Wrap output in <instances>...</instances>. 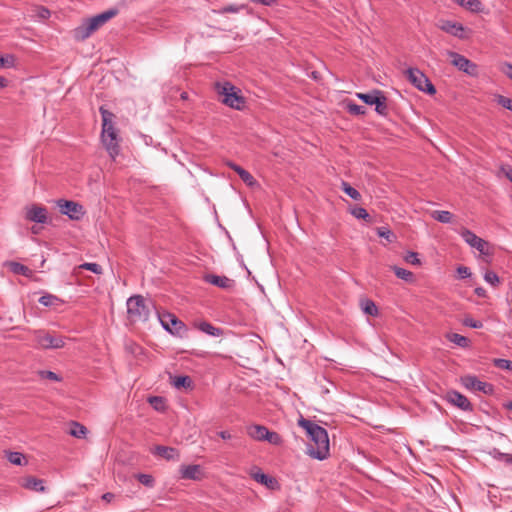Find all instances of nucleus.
<instances>
[{
    "mask_svg": "<svg viewBox=\"0 0 512 512\" xmlns=\"http://www.w3.org/2000/svg\"><path fill=\"white\" fill-rule=\"evenodd\" d=\"M298 425L306 431L310 439L308 454L314 459H326L329 456V437L326 429L303 417L299 419Z\"/></svg>",
    "mask_w": 512,
    "mask_h": 512,
    "instance_id": "nucleus-1",
    "label": "nucleus"
},
{
    "mask_svg": "<svg viewBox=\"0 0 512 512\" xmlns=\"http://www.w3.org/2000/svg\"><path fill=\"white\" fill-rule=\"evenodd\" d=\"M102 117V130H101V143L109 154L112 160L120 154L119 130L116 127V116L111 111L107 110L104 106L99 108Z\"/></svg>",
    "mask_w": 512,
    "mask_h": 512,
    "instance_id": "nucleus-2",
    "label": "nucleus"
},
{
    "mask_svg": "<svg viewBox=\"0 0 512 512\" xmlns=\"http://www.w3.org/2000/svg\"><path fill=\"white\" fill-rule=\"evenodd\" d=\"M117 13V9H109L91 18L84 19L79 26L73 29L74 39L79 42L86 40L100 27L116 16Z\"/></svg>",
    "mask_w": 512,
    "mask_h": 512,
    "instance_id": "nucleus-3",
    "label": "nucleus"
},
{
    "mask_svg": "<svg viewBox=\"0 0 512 512\" xmlns=\"http://www.w3.org/2000/svg\"><path fill=\"white\" fill-rule=\"evenodd\" d=\"M127 318L130 323L145 322L150 315V305H148L141 295H134L128 298Z\"/></svg>",
    "mask_w": 512,
    "mask_h": 512,
    "instance_id": "nucleus-4",
    "label": "nucleus"
},
{
    "mask_svg": "<svg viewBox=\"0 0 512 512\" xmlns=\"http://www.w3.org/2000/svg\"><path fill=\"white\" fill-rule=\"evenodd\" d=\"M217 91L223 97L222 102L230 108L242 110L245 106V98L241 91L230 82L217 83Z\"/></svg>",
    "mask_w": 512,
    "mask_h": 512,
    "instance_id": "nucleus-5",
    "label": "nucleus"
},
{
    "mask_svg": "<svg viewBox=\"0 0 512 512\" xmlns=\"http://www.w3.org/2000/svg\"><path fill=\"white\" fill-rule=\"evenodd\" d=\"M158 318L162 327L170 334L180 338L187 335L188 329L186 325L176 315L164 312L159 313Z\"/></svg>",
    "mask_w": 512,
    "mask_h": 512,
    "instance_id": "nucleus-6",
    "label": "nucleus"
},
{
    "mask_svg": "<svg viewBox=\"0 0 512 512\" xmlns=\"http://www.w3.org/2000/svg\"><path fill=\"white\" fill-rule=\"evenodd\" d=\"M407 80L418 90L434 95L436 89L428 77L418 68H408L405 72Z\"/></svg>",
    "mask_w": 512,
    "mask_h": 512,
    "instance_id": "nucleus-7",
    "label": "nucleus"
},
{
    "mask_svg": "<svg viewBox=\"0 0 512 512\" xmlns=\"http://www.w3.org/2000/svg\"><path fill=\"white\" fill-rule=\"evenodd\" d=\"M247 434L254 440L267 441L273 445H281L283 442L282 437L277 432L269 431L263 425L253 424L247 426Z\"/></svg>",
    "mask_w": 512,
    "mask_h": 512,
    "instance_id": "nucleus-8",
    "label": "nucleus"
},
{
    "mask_svg": "<svg viewBox=\"0 0 512 512\" xmlns=\"http://www.w3.org/2000/svg\"><path fill=\"white\" fill-rule=\"evenodd\" d=\"M36 344L43 349H59L65 346V338L45 330L34 331Z\"/></svg>",
    "mask_w": 512,
    "mask_h": 512,
    "instance_id": "nucleus-9",
    "label": "nucleus"
},
{
    "mask_svg": "<svg viewBox=\"0 0 512 512\" xmlns=\"http://www.w3.org/2000/svg\"><path fill=\"white\" fill-rule=\"evenodd\" d=\"M460 235L469 246L478 250L483 256H492L493 252L490 249L489 243L478 237L474 232L469 229H463L460 232Z\"/></svg>",
    "mask_w": 512,
    "mask_h": 512,
    "instance_id": "nucleus-10",
    "label": "nucleus"
},
{
    "mask_svg": "<svg viewBox=\"0 0 512 512\" xmlns=\"http://www.w3.org/2000/svg\"><path fill=\"white\" fill-rule=\"evenodd\" d=\"M447 54L451 58L452 65L457 67L460 71L470 76L477 75L478 67L474 62L457 52L448 51Z\"/></svg>",
    "mask_w": 512,
    "mask_h": 512,
    "instance_id": "nucleus-11",
    "label": "nucleus"
},
{
    "mask_svg": "<svg viewBox=\"0 0 512 512\" xmlns=\"http://www.w3.org/2000/svg\"><path fill=\"white\" fill-rule=\"evenodd\" d=\"M461 383L466 389L479 391L486 395H491L494 392V386L491 383L480 381L474 375L461 377Z\"/></svg>",
    "mask_w": 512,
    "mask_h": 512,
    "instance_id": "nucleus-12",
    "label": "nucleus"
},
{
    "mask_svg": "<svg viewBox=\"0 0 512 512\" xmlns=\"http://www.w3.org/2000/svg\"><path fill=\"white\" fill-rule=\"evenodd\" d=\"M443 399L451 405L467 412L473 411V405L469 399L456 390H449L444 395Z\"/></svg>",
    "mask_w": 512,
    "mask_h": 512,
    "instance_id": "nucleus-13",
    "label": "nucleus"
},
{
    "mask_svg": "<svg viewBox=\"0 0 512 512\" xmlns=\"http://www.w3.org/2000/svg\"><path fill=\"white\" fill-rule=\"evenodd\" d=\"M439 29L442 31L457 37L459 39H467L468 35L467 32L469 31L467 28H465L461 23L454 22L451 20H440L438 23Z\"/></svg>",
    "mask_w": 512,
    "mask_h": 512,
    "instance_id": "nucleus-14",
    "label": "nucleus"
},
{
    "mask_svg": "<svg viewBox=\"0 0 512 512\" xmlns=\"http://www.w3.org/2000/svg\"><path fill=\"white\" fill-rule=\"evenodd\" d=\"M58 207L60 212L64 215H67L72 220H79L84 215L83 206L69 200H59Z\"/></svg>",
    "mask_w": 512,
    "mask_h": 512,
    "instance_id": "nucleus-15",
    "label": "nucleus"
},
{
    "mask_svg": "<svg viewBox=\"0 0 512 512\" xmlns=\"http://www.w3.org/2000/svg\"><path fill=\"white\" fill-rule=\"evenodd\" d=\"M180 478L199 481L203 478V471L200 465H182L179 469Z\"/></svg>",
    "mask_w": 512,
    "mask_h": 512,
    "instance_id": "nucleus-16",
    "label": "nucleus"
},
{
    "mask_svg": "<svg viewBox=\"0 0 512 512\" xmlns=\"http://www.w3.org/2000/svg\"><path fill=\"white\" fill-rule=\"evenodd\" d=\"M25 217L31 222L44 224L47 222V209L42 206L33 205L27 209Z\"/></svg>",
    "mask_w": 512,
    "mask_h": 512,
    "instance_id": "nucleus-17",
    "label": "nucleus"
},
{
    "mask_svg": "<svg viewBox=\"0 0 512 512\" xmlns=\"http://www.w3.org/2000/svg\"><path fill=\"white\" fill-rule=\"evenodd\" d=\"M204 280L209 284H212L223 289H230L234 284V281L232 279L226 276H219L215 274L205 275Z\"/></svg>",
    "mask_w": 512,
    "mask_h": 512,
    "instance_id": "nucleus-18",
    "label": "nucleus"
},
{
    "mask_svg": "<svg viewBox=\"0 0 512 512\" xmlns=\"http://www.w3.org/2000/svg\"><path fill=\"white\" fill-rule=\"evenodd\" d=\"M153 454L158 455L166 460H179L180 454L176 448L157 445L154 447Z\"/></svg>",
    "mask_w": 512,
    "mask_h": 512,
    "instance_id": "nucleus-19",
    "label": "nucleus"
},
{
    "mask_svg": "<svg viewBox=\"0 0 512 512\" xmlns=\"http://www.w3.org/2000/svg\"><path fill=\"white\" fill-rule=\"evenodd\" d=\"M22 486L28 490L36 492H44L45 486L42 479H38L33 476H28L22 479Z\"/></svg>",
    "mask_w": 512,
    "mask_h": 512,
    "instance_id": "nucleus-20",
    "label": "nucleus"
},
{
    "mask_svg": "<svg viewBox=\"0 0 512 512\" xmlns=\"http://www.w3.org/2000/svg\"><path fill=\"white\" fill-rule=\"evenodd\" d=\"M457 3L459 6L474 12L479 13L483 10V5L480 0H452Z\"/></svg>",
    "mask_w": 512,
    "mask_h": 512,
    "instance_id": "nucleus-21",
    "label": "nucleus"
},
{
    "mask_svg": "<svg viewBox=\"0 0 512 512\" xmlns=\"http://www.w3.org/2000/svg\"><path fill=\"white\" fill-rule=\"evenodd\" d=\"M172 385L176 388V389H192L193 388V381L192 379L187 376V375H184V376H176L173 378L172 380Z\"/></svg>",
    "mask_w": 512,
    "mask_h": 512,
    "instance_id": "nucleus-22",
    "label": "nucleus"
},
{
    "mask_svg": "<svg viewBox=\"0 0 512 512\" xmlns=\"http://www.w3.org/2000/svg\"><path fill=\"white\" fill-rule=\"evenodd\" d=\"M39 303L45 307H55L62 305L64 301L56 295L46 293L39 298Z\"/></svg>",
    "mask_w": 512,
    "mask_h": 512,
    "instance_id": "nucleus-23",
    "label": "nucleus"
},
{
    "mask_svg": "<svg viewBox=\"0 0 512 512\" xmlns=\"http://www.w3.org/2000/svg\"><path fill=\"white\" fill-rule=\"evenodd\" d=\"M197 328L200 331H202L208 335L215 336V337L221 336L223 333L222 329L217 328V327L213 326L211 323L206 322V321H203V322H200L199 324H197Z\"/></svg>",
    "mask_w": 512,
    "mask_h": 512,
    "instance_id": "nucleus-24",
    "label": "nucleus"
},
{
    "mask_svg": "<svg viewBox=\"0 0 512 512\" xmlns=\"http://www.w3.org/2000/svg\"><path fill=\"white\" fill-rule=\"evenodd\" d=\"M253 478H254L257 482H259V483H261V484H263V485L267 486L268 488H272V489H273V488H274V486L277 484V481H276V479H275V478L270 477V476H268V475L264 474V473H263V472H261V471H258V472H256V473H254V474H253Z\"/></svg>",
    "mask_w": 512,
    "mask_h": 512,
    "instance_id": "nucleus-25",
    "label": "nucleus"
},
{
    "mask_svg": "<svg viewBox=\"0 0 512 512\" xmlns=\"http://www.w3.org/2000/svg\"><path fill=\"white\" fill-rule=\"evenodd\" d=\"M446 338L450 342H452L462 348H467L470 345V340L467 337L462 336L458 333H448L446 335Z\"/></svg>",
    "mask_w": 512,
    "mask_h": 512,
    "instance_id": "nucleus-26",
    "label": "nucleus"
},
{
    "mask_svg": "<svg viewBox=\"0 0 512 512\" xmlns=\"http://www.w3.org/2000/svg\"><path fill=\"white\" fill-rule=\"evenodd\" d=\"M8 267L13 273L18 274V275H23V276L29 277L32 274L31 269H29L27 266H25L19 262H14V261L9 262Z\"/></svg>",
    "mask_w": 512,
    "mask_h": 512,
    "instance_id": "nucleus-27",
    "label": "nucleus"
},
{
    "mask_svg": "<svg viewBox=\"0 0 512 512\" xmlns=\"http://www.w3.org/2000/svg\"><path fill=\"white\" fill-rule=\"evenodd\" d=\"M373 105H375V111L379 115L386 116L388 114L387 98L383 92H381Z\"/></svg>",
    "mask_w": 512,
    "mask_h": 512,
    "instance_id": "nucleus-28",
    "label": "nucleus"
},
{
    "mask_svg": "<svg viewBox=\"0 0 512 512\" xmlns=\"http://www.w3.org/2000/svg\"><path fill=\"white\" fill-rule=\"evenodd\" d=\"M361 308L363 312L367 315L376 317L379 314L378 308L374 301L370 299H364L361 301Z\"/></svg>",
    "mask_w": 512,
    "mask_h": 512,
    "instance_id": "nucleus-29",
    "label": "nucleus"
},
{
    "mask_svg": "<svg viewBox=\"0 0 512 512\" xmlns=\"http://www.w3.org/2000/svg\"><path fill=\"white\" fill-rule=\"evenodd\" d=\"M381 92L382 91L375 89L369 93H357V97L365 104L373 105Z\"/></svg>",
    "mask_w": 512,
    "mask_h": 512,
    "instance_id": "nucleus-30",
    "label": "nucleus"
},
{
    "mask_svg": "<svg viewBox=\"0 0 512 512\" xmlns=\"http://www.w3.org/2000/svg\"><path fill=\"white\" fill-rule=\"evenodd\" d=\"M87 434V428L75 421L71 422L70 435L76 438H83Z\"/></svg>",
    "mask_w": 512,
    "mask_h": 512,
    "instance_id": "nucleus-31",
    "label": "nucleus"
},
{
    "mask_svg": "<svg viewBox=\"0 0 512 512\" xmlns=\"http://www.w3.org/2000/svg\"><path fill=\"white\" fill-rule=\"evenodd\" d=\"M432 218L441 223H450L453 219V214L449 211H433L431 214Z\"/></svg>",
    "mask_w": 512,
    "mask_h": 512,
    "instance_id": "nucleus-32",
    "label": "nucleus"
},
{
    "mask_svg": "<svg viewBox=\"0 0 512 512\" xmlns=\"http://www.w3.org/2000/svg\"><path fill=\"white\" fill-rule=\"evenodd\" d=\"M341 189L353 200H361V194L359 193V191L352 187L348 182L342 181Z\"/></svg>",
    "mask_w": 512,
    "mask_h": 512,
    "instance_id": "nucleus-33",
    "label": "nucleus"
},
{
    "mask_svg": "<svg viewBox=\"0 0 512 512\" xmlns=\"http://www.w3.org/2000/svg\"><path fill=\"white\" fill-rule=\"evenodd\" d=\"M350 213L357 219H361L369 223L371 222V216L363 207L355 206L351 208Z\"/></svg>",
    "mask_w": 512,
    "mask_h": 512,
    "instance_id": "nucleus-34",
    "label": "nucleus"
},
{
    "mask_svg": "<svg viewBox=\"0 0 512 512\" xmlns=\"http://www.w3.org/2000/svg\"><path fill=\"white\" fill-rule=\"evenodd\" d=\"M392 270L394 271L395 275L402 280H405L407 282H411L413 280L414 275L409 270H406L398 266H393Z\"/></svg>",
    "mask_w": 512,
    "mask_h": 512,
    "instance_id": "nucleus-35",
    "label": "nucleus"
},
{
    "mask_svg": "<svg viewBox=\"0 0 512 512\" xmlns=\"http://www.w3.org/2000/svg\"><path fill=\"white\" fill-rule=\"evenodd\" d=\"M148 402L156 411H164L166 408L165 400L161 396H151Z\"/></svg>",
    "mask_w": 512,
    "mask_h": 512,
    "instance_id": "nucleus-36",
    "label": "nucleus"
},
{
    "mask_svg": "<svg viewBox=\"0 0 512 512\" xmlns=\"http://www.w3.org/2000/svg\"><path fill=\"white\" fill-rule=\"evenodd\" d=\"M493 364L495 367L503 370L512 371V361L503 358H495L493 360Z\"/></svg>",
    "mask_w": 512,
    "mask_h": 512,
    "instance_id": "nucleus-37",
    "label": "nucleus"
},
{
    "mask_svg": "<svg viewBox=\"0 0 512 512\" xmlns=\"http://www.w3.org/2000/svg\"><path fill=\"white\" fill-rule=\"evenodd\" d=\"M347 111L352 115H363L366 112V109L364 106L358 105L353 102L347 103Z\"/></svg>",
    "mask_w": 512,
    "mask_h": 512,
    "instance_id": "nucleus-38",
    "label": "nucleus"
},
{
    "mask_svg": "<svg viewBox=\"0 0 512 512\" xmlns=\"http://www.w3.org/2000/svg\"><path fill=\"white\" fill-rule=\"evenodd\" d=\"M239 177L246 185L250 187H253L257 183L255 178L251 175V173L245 169L239 172Z\"/></svg>",
    "mask_w": 512,
    "mask_h": 512,
    "instance_id": "nucleus-39",
    "label": "nucleus"
},
{
    "mask_svg": "<svg viewBox=\"0 0 512 512\" xmlns=\"http://www.w3.org/2000/svg\"><path fill=\"white\" fill-rule=\"evenodd\" d=\"M462 324L464 326L474 328V329H479V328L483 327V323L481 321L475 320L471 316H465L462 320Z\"/></svg>",
    "mask_w": 512,
    "mask_h": 512,
    "instance_id": "nucleus-40",
    "label": "nucleus"
},
{
    "mask_svg": "<svg viewBox=\"0 0 512 512\" xmlns=\"http://www.w3.org/2000/svg\"><path fill=\"white\" fill-rule=\"evenodd\" d=\"M484 280L492 286H498L500 283V279L498 275L493 271H486L484 274Z\"/></svg>",
    "mask_w": 512,
    "mask_h": 512,
    "instance_id": "nucleus-41",
    "label": "nucleus"
},
{
    "mask_svg": "<svg viewBox=\"0 0 512 512\" xmlns=\"http://www.w3.org/2000/svg\"><path fill=\"white\" fill-rule=\"evenodd\" d=\"M137 480L143 484L146 487H153L154 486V478L149 474H137L136 475Z\"/></svg>",
    "mask_w": 512,
    "mask_h": 512,
    "instance_id": "nucleus-42",
    "label": "nucleus"
},
{
    "mask_svg": "<svg viewBox=\"0 0 512 512\" xmlns=\"http://www.w3.org/2000/svg\"><path fill=\"white\" fill-rule=\"evenodd\" d=\"M377 234L379 237L388 240V242H393L395 239V235L393 234V232L386 227L377 228Z\"/></svg>",
    "mask_w": 512,
    "mask_h": 512,
    "instance_id": "nucleus-43",
    "label": "nucleus"
},
{
    "mask_svg": "<svg viewBox=\"0 0 512 512\" xmlns=\"http://www.w3.org/2000/svg\"><path fill=\"white\" fill-rule=\"evenodd\" d=\"M15 66V57L13 55L0 56V68H11Z\"/></svg>",
    "mask_w": 512,
    "mask_h": 512,
    "instance_id": "nucleus-44",
    "label": "nucleus"
},
{
    "mask_svg": "<svg viewBox=\"0 0 512 512\" xmlns=\"http://www.w3.org/2000/svg\"><path fill=\"white\" fill-rule=\"evenodd\" d=\"M24 459V455L20 452H9L8 454L9 462L14 465H22Z\"/></svg>",
    "mask_w": 512,
    "mask_h": 512,
    "instance_id": "nucleus-45",
    "label": "nucleus"
},
{
    "mask_svg": "<svg viewBox=\"0 0 512 512\" xmlns=\"http://www.w3.org/2000/svg\"><path fill=\"white\" fill-rule=\"evenodd\" d=\"M496 101L499 105L512 112V98L496 95Z\"/></svg>",
    "mask_w": 512,
    "mask_h": 512,
    "instance_id": "nucleus-46",
    "label": "nucleus"
},
{
    "mask_svg": "<svg viewBox=\"0 0 512 512\" xmlns=\"http://www.w3.org/2000/svg\"><path fill=\"white\" fill-rule=\"evenodd\" d=\"M80 268L89 270L95 274L102 273V267L97 263H84V264L80 265Z\"/></svg>",
    "mask_w": 512,
    "mask_h": 512,
    "instance_id": "nucleus-47",
    "label": "nucleus"
},
{
    "mask_svg": "<svg viewBox=\"0 0 512 512\" xmlns=\"http://www.w3.org/2000/svg\"><path fill=\"white\" fill-rule=\"evenodd\" d=\"M241 8H244V5L242 6H235V5H228L220 10L216 11L219 14H225V13H237L240 11Z\"/></svg>",
    "mask_w": 512,
    "mask_h": 512,
    "instance_id": "nucleus-48",
    "label": "nucleus"
},
{
    "mask_svg": "<svg viewBox=\"0 0 512 512\" xmlns=\"http://www.w3.org/2000/svg\"><path fill=\"white\" fill-rule=\"evenodd\" d=\"M405 261H407L408 263L413 264V265L420 264L418 254L415 252H408L407 255L405 256Z\"/></svg>",
    "mask_w": 512,
    "mask_h": 512,
    "instance_id": "nucleus-49",
    "label": "nucleus"
},
{
    "mask_svg": "<svg viewBox=\"0 0 512 512\" xmlns=\"http://www.w3.org/2000/svg\"><path fill=\"white\" fill-rule=\"evenodd\" d=\"M40 374L43 378H46V379H49L52 381H60L61 380V378L55 372H52V371H41Z\"/></svg>",
    "mask_w": 512,
    "mask_h": 512,
    "instance_id": "nucleus-50",
    "label": "nucleus"
},
{
    "mask_svg": "<svg viewBox=\"0 0 512 512\" xmlns=\"http://www.w3.org/2000/svg\"><path fill=\"white\" fill-rule=\"evenodd\" d=\"M501 71L509 78L512 80V64L510 63H503L501 65Z\"/></svg>",
    "mask_w": 512,
    "mask_h": 512,
    "instance_id": "nucleus-51",
    "label": "nucleus"
},
{
    "mask_svg": "<svg viewBox=\"0 0 512 512\" xmlns=\"http://www.w3.org/2000/svg\"><path fill=\"white\" fill-rule=\"evenodd\" d=\"M457 272L461 279L467 278L471 275L470 269L466 266H459L457 268Z\"/></svg>",
    "mask_w": 512,
    "mask_h": 512,
    "instance_id": "nucleus-52",
    "label": "nucleus"
},
{
    "mask_svg": "<svg viewBox=\"0 0 512 512\" xmlns=\"http://www.w3.org/2000/svg\"><path fill=\"white\" fill-rule=\"evenodd\" d=\"M501 171L505 174L507 179H509L512 182V167L509 165L502 166Z\"/></svg>",
    "mask_w": 512,
    "mask_h": 512,
    "instance_id": "nucleus-53",
    "label": "nucleus"
},
{
    "mask_svg": "<svg viewBox=\"0 0 512 512\" xmlns=\"http://www.w3.org/2000/svg\"><path fill=\"white\" fill-rule=\"evenodd\" d=\"M250 2H253V3H259V4H262L264 6H273L277 3V0H249Z\"/></svg>",
    "mask_w": 512,
    "mask_h": 512,
    "instance_id": "nucleus-54",
    "label": "nucleus"
},
{
    "mask_svg": "<svg viewBox=\"0 0 512 512\" xmlns=\"http://www.w3.org/2000/svg\"><path fill=\"white\" fill-rule=\"evenodd\" d=\"M500 461L507 465H512V454L504 453V455H501Z\"/></svg>",
    "mask_w": 512,
    "mask_h": 512,
    "instance_id": "nucleus-55",
    "label": "nucleus"
},
{
    "mask_svg": "<svg viewBox=\"0 0 512 512\" xmlns=\"http://www.w3.org/2000/svg\"><path fill=\"white\" fill-rule=\"evenodd\" d=\"M39 16L43 19H46L50 16V11L45 7H40Z\"/></svg>",
    "mask_w": 512,
    "mask_h": 512,
    "instance_id": "nucleus-56",
    "label": "nucleus"
},
{
    "mask_svg": "<svg viewBox=\"0 0 512 512\" xmlns=\"http://www.w3.org/2000/svg\"><path fill=\"white\" fill-rule=\"evenodd\" d=\"M490 455L496 459V460H499L501 459V455H504L503 452H500L497 448H494L492 451H490Z\"/></svg>",
    "mask_w": 512,
    "mask_h": 512,
    "instance_id": "nucleus-57",
    "label": "nucleus"
},
{
    "mask_svg": "<svg viewBox=\"0 0 512 512\" xmlns=\"http://www.w3.org/2000/svg\"><path fill=\"white\" fill-rule=\"evenodd\" d=\"M475 294L479 297H486V290L483 287H477L475 288Z\"/></svg>",
    "mask_w": 512,
    "mask_h": 512,
    "instance_id": "nucleus-58",
    "label": "nucleus"
},
{
    "mask_svg": "<svg viewBox=\"0 0 512 512\" xmlns=\"http://www.w3.org/2000/svg\"><path fill=\"white\" fill-rule=\"evenodd\" d=\"M102 499L106 502H111L114 499V494L111 492L104 493Z\"/></svg>",
    "mask_w": 512,
    "mask_h": 512,
    "instance_id": "nucleus-59",
    "label": "nucleus"
},
{
    "mask_svg": "<svg viewBox=\"0 0 512 512\" xmlns=\"http://www.w3.org/2000/svg\"><path fill=\"white\" fill-rule=\"evenodd\" d=\"M218 435L223 439V440H229L232 438L231 434L228 432V431H220L218 432Z\"/></svg>",
    "mask_w": 512,
    "mask_h": 512,
    "instance_id": "nucleus-60",
    "label": "nucleus"
},
{
    "mask_svg": "<svg viewBox=\"0 0 512 512\" xmlns=\"http://www.w3.org/2000/svg\"><path fill=\"white\" fill-rule=\"evenodd\" d=\"M229 166L239 175V172L240 171H243L244 168L240 167L239 165L237 164H234V163H230Z\"/></svg>",
    "mask_w": 512,
    "mask_h": 512,
    "instance_id": "nucleus-61",
    "label": "nucleus"
},
{
    "mask_svg": "<svg viewBox=\"0 0 512 512\" xmlns=\"http://www.w3.org/2000/svg\"><path fill=\"white\" fill-rule=\"evenodd\" d=\"M8 85V80L3 77V76H0V88H4Z\"/></svg>",
    "mask_w": 512,
    "mask_h": 512,
    "instance_id": "nucleus-62",
    "label": "nucleus"
},
{
    "mask_svg": "<svg viewBox=\"0 0 512 512\" xmlns=\"http://www.w3.org/2000/svg\"><path fill=\"white\" fill-rule=\"evenodd\" d=\"M127 348H129L132 352H135L134 348H138V346L134 343H131L130 345H127Z\"/></svg>",
    "mask_w": 512,
    "mask_h": 512,
    "instance_id": "nucleus-63",
    "label": "nucleus"
},
{
    "mask_svg": "<svg viewBox=\"0 0 512 512\" xmlns=\"http://www.w3.org/2000/svg\"><path fill=\"white\" fill-rule=\"evenodd\" d=\"M506 407H507L510 411H512V401H511V402H509L508 404H506Z\"/></svg>",
    "mask_w": 512,
    "mask_h": 512,
    "instance_id": "nucleus-64",
    "label": "nucleus"
}]
</instances>
